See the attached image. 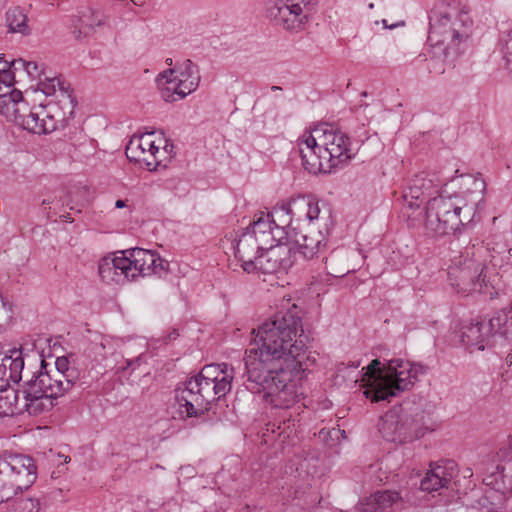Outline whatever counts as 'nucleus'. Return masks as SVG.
Listing matches in <instances>:
<instances>
[{"label":"nucleus","instance_id":"15","mask_svg":"<svg viewBox=\"0 0 512 512\" xmlns=\"http://www.w3.org/2000/svg\"><path fill=\"white\" fill-rule=\"evenodd\" d=\"M311 2L312 0H268L266 14L275 25L298 33L308 24V5Z\"/></svg>","mask_w":512,"mask_h":512},{"label":"nucleus","instance_id":"29","mask_svg":"<svg viewBox=\"0 0 512 512\" xmlns=\"http://www.w3.org/2000/svg\"><path fill=\"white\" fill-rule=\"evenodd\" d=\"M489 327L490 334L493 337L496 335L504 336L512 329V308L509 310H499L486 321Z\"/></svg>","mask_w":512,"mask_h":512},{"label":"nucleus","instance_id":"55","mask_svg":"<svg viewBox=\"0 0 512 512\" xmlns=\"http://www.w3.org/2000/svg\"><path fill=\"white\" fill-rule=\"evenodd\" d=\"M368 8H369V9H374V4H373V3H370V4L368 5Z\"/></svg>","mask_w":512,"mask_h":512},{"label":"nucleus","instance_id":"46","mask_svg":"<svg viewBox=\"0 0 512 512\" xmlns=\"http://www.w3.org/2000/svg\"><path fill=\"white\" fill-rule=\"evenodd\" d=\"M115 207L118 209L127 207V200H121V199L117 200L115 202Z\"/></svg>","mask_w":512,"mask_h":512},{"label":"nucleus","instance_id":"47","mask_svg":"<svg viewBox=\"0 0 512 512\" xmlns=\"http://www.w3.org/2000/svg\"><path fill=\"white\" fill-rule=\"evenodd\" d=\"M505 360H506L507 367H508L509 365H512V354H511V353H509V354L506 356V359H505Z\"/></svg>","mask_w":512,"mask_h":512},{"label":"nucleus","instance_id":"18","mask_svg":"<svg viewBox=\"0 0 512 512\" xmlns=\"http://www.w3.org/2000/svg\"><path fill=\"white\" fill-rule=\"evenodd\" d=\"M292 250L293 248L283 245V242L267 246L252 262L254 266L253 273L274 274L281 271L286 272L293 265Z\"/></svg>","mask_w":512,"mask_h":512},{"label":"nucleus","instance_id":"9","mask_svg":"<svg viewBox=\"0 0 512 512\" xmlns=\"http://www.w3.org/2000/svg\"><path fill=\"white\" fill-rule=\"evenodd\" d=\"M461 203L462 200L457 197L439 195L432 199L430 205L419 211L417 216H422V224L429 235H446L455 232L464 224V219L461 218Z\"/></svg>","mask_w":512,"mask_h":512},{"label":"nucleus","instance_id":"34","mask_svg":"<svg viewBox=\"0 0 512 512\" xmlns=\"http://www.w3.org/2000/svg\"><path fill=\"white\" fill-rule=\"evenodd\" d=\"M307 212H308L307 221H309V223H313L315 221L322 222L324 229L326 231L328 230L329 224L331 221V215L328 210L322 214V208L320 206L319 200H317L314 197L309 196Z\"/></svg>","mask_w":512,"mask_h":512},{"label":"nucleus","instance_id":"53","mask_svg":"<svg viewBox=\"0 0 512 512\" xmlns=\"http://www.w3.org/2000/svg\"><path fill=\"white\" fill-rule=\"evenodd\" d=\"M171 336H173V338L175 339L178 336V333L176 331H173V333H171Z\"/></svg>","mask_w":512,"mask_h":512},{"label":"nucleus","instance_id":"33","mask_svg":"<svg viewBox=\"0 0 512 512\" xmlns=\"http://www.w3.org/2000/svg\"><path fill=\"white\" fill-rule=\"evenodd\" d=\"M13 71L23 69L31 79L39 80L45 75L43 64L34 61H26L22 58L14 59L9 64Z\"/></svg>","mask_w":512,"mask_h":512},{"label":"nucleus","instance_id":"13","mask_svg":"<svg viewBox=\"0 0 512 512\" xmlns=\"http://www.w3.org/2000/svg\"><path fill=\"white\" fill-rule=\"evenodd\" d=\"M478 469L486 486L503 496L512 490V455L508 449H500L493 457L481 461ZM510 500L509 497H504L505 509L508 508Z\"/></svg>","mask_w":512,"mask_h":512},{"label":"nucleus","instance_id":"35","mask_svg":"<svg viewBox=\"0 0 512 512\" xmlns=\"http://www.w3.org/2000/svg\"><path fill=\"white\" fill-rule=\"evenodd\" d=\"M400 499L399 493L392 490L377 491L373 494V500L383 512Z\"/></svg>","mask_w":512,"mask_h":512},{"label":"nucleus","instance_id":"28","mask_svg":"<svg viewBox=\"0 0 512 512\" xmlns=\"http://www.w3.org/2000/svg\"><path fill=\"white\" fill-rule=\"evenodd\" d=\"M326 247V236L322 230L310 229L295 241L294 254L298 253L304 259L316 257Z\"/></svg>","mask_w":512,"mask_h":512},{"label":"nucleus","instance_id":"5","mask_svg":"<svg viewBox=\"0 0 512 512\" xmlns=\"http://www.w3.org/2000/svg\"><path fill=\"white\" fill-rule=\"evenodd\" d=\"M233 378L234 369L226 363L204 366L196 377L177 390L176 400L181 412L188 417L203 414L211 402L230 392Z\"/></svg>","mask_w":512,"mask_h":512},{"label":"nucleus","instance_id":"52","mask_svg":"<svg viewBox=\"0 0 512 512\" xmlns=\"http://www.w3.org/2000/svg\"><path fill=\"white\" fill-rule=\"evenodd\" d=\"M509 448L512 450V436L509 437Z\"/></svg>","mask_w":512,"mask_h":512},{"label":"nucleus","instance_id":"4","mask_svg":"<svg viewBox=\"0 0 512 512\" xmlns=\"http://www.w3.org/2000/svg\"><path fill=\"white\" fill-rule=\"evenodd\" d=\"M298 148L303 167L313 174L330 172L352 157L349 136L328 124L304 132Z\"/></svg>","mask_w":512,"mask_h":512},{"label":"nucleus","instance_id":"7","mask_svg":"<svg viewBox=\"0 0 512 512\" xmlns=\"http://www.w3.org/2000/svg\"><path fill=\"white\" fill-rule=\"evenodd\" d=\"M169 263L154 251L132 248L103 257L98 265L101 279L110 284H124L138 277L164 276Z\"/></svg>","mask_w":512,"mask_h":512},{"label":"nucleus","instance_id":"10","mask_svg":"<svg viewBox=\"0 0 512 512\" xmlns=\"http://www.w3.org/2000/svg\"><path fill=\"white\" fill-rule=\"evenodd\" d=\"M483 249L472 246L454 266L450 267L448 278L450 284L462 294L482 292L486 286L484 270L486 265L482 260Z\"/></svg>","mask_w":512,"mask_h":512},{"label":"nucleus","instance_id":"8","mask_svg":"<svg viewBox=\"0 0 512 512\" xmlns=\"http://www.w3.org/2000/svg\"><path fill=\"white\" fill-rule=\"evenodd\" d=\"M288 233L278 228L270 214L260 213L253 223L241 234L236 246L235 255L241 261L247 273L254 272L253 261L267 246L284 242Z\"/></svg>","mask_w":512,"mask_h":512},{"label":"nucleus","instance_id":"25","mask_svg":"<svg viewBox=\"0 0 512 512\" xmlns=\"http://www.w3.org/2000/svg\"><path fill=\"white\" fill-rule=\"evenodd\" d=\"M491 340L492 336L486 320L471 322L463 327L461 341L470 352L483 351L485 347L492 345Z\"/></svg>","mask_w":512,"mask_h":512},{"label":"nucleus","instance_id":"51","mask_svg":"<svg viewBox=\"0 0 512 512\" xmlns=\"http://www.w3.org/2000/svg\"><path fill=\"white\" fill-rule=\"evenodd\" d=\"M273 91L281 90V87L279 86H272L271 88Z\"/></svg>","mask_w":512,"mask_h":512},{"label":"nucleus","instance_id":"19","mask_svg":"<svg viewBox=\"0 0 512 512\" xmlns=\"http://www.w3.org/2000/svg\"><path fill=\"white\" fill-rule=\"evenodd\" d=\"M2 466L23 492L37 479V466L34 459L24 454L4 453L0 456Z\"/></svg>","mask_w":512,"mask_h":512},{"label":"nucleus","instance_id":"30","mask_svg":"<svg viewBox=\"0 0 512 512\" xmlns=\"http://www.w3.org/2000/svg\"><path fill=\"white\" fill-rule=\"evenodd\" d=\"M22 412L18 394L8 387L0 389V416H12Z\"/></svg>","mask_w":512,"mask_h":512},{"label":"nucleus","instance_id":"39","mask_svg":"<svg viewBox=\"0 0 512 512\" xmlns=\"http://www.w3.org/2000/svg\"><path fill=\"white\" fill-rule=\"evenodd\" d=\"M51 369H57L64 375H70V378H74V383L76 382L77 377L75 376V371L69 368V362L66 358H57L55 366Z\"/></svg>","mask_w":512,"mask_h":512},{"label":"nucleus","instance_id":"2","mask_svg":"<svg viewBox=\"0 0 512 512\" xmlns=\"http://www.w3.org/2000/svg\"><path fill=\"white\" fill-rule=\"evenodd\" d=\"M473 22L459 4L442 2L429 14L427 44L434 64L430 71L445 72V64H451L467 48Z\"/></svg>","mask_w":512,"mask_h":512},{"label":"nucleus","instance_id":"17","mask_svg":"<svg viewBox=\"0 0 512 512\" xmlns=\"http://www.w3.org/2000/svg\"><path fill=\"white\" fill-rule=\"evenodd\" d=\"M378 427L383 438L391 442L402 443L418 435V425L415 420L404 412L389 411L385 413L381 417Z\"/></svg>","mask_w":512,"mask_h":512},{"label":"nucleus","instance_id":"48","mask_svg":"<svg viewBox=\"0 0 512 512\" xmlns=\"http://www.w3.org/2000/svg\"><path fill=\"white\" fill-rule=\"evenodd\" d=\"M359 366H360V362L359 361L351 362L349 364V367H352V368H358Z\"/></svg>","mask_w":512,"mask_h":512},{"label":"nucleus","instance_id":"14","mask_svg":"<svg viewBox=\"0 0 512 512\" xmlns=\"http://www.w3.org/2000/svg\"><path fill=\"white\" fill-rule=\"evenodd\" d=\"M442 182L434 175L425 172L415 175L402 193L403 210L408 219H416L415 213L423 206L430 205L432 199L440 195Z\"/></svg>","mask_w":512,"mask_h":512},{"label":"nucleus","instance_id":"16","mask_svg":"<svg viewBox=\"0 0 512 512\" xmlns=\"http://www.w3.org/2000/svg\"><path fill=\"white\" fill-rule=\"evenodd\" d=\"M33 362L35 370L31 371L25 384L43 390L44 393L55 399L63 396L74 386V378L62 374L57 369H47V364L41 356L33 358Z\"/></svg>","mask_w":512,"mask_h":512},{"label":"nucleus","instance_id":"22","mask_svg":"<svg viewBox=\"0 0 512 512\" xmlns=\"http://www.w3.org/2000/svg\"><path fill=\"white\" fill-rule=\"evenodd\" d=\"M16 125L30 133L41 135L56 130L57 120H55L44 107L39 106L31 108L29 106V111L25 114H21Z\"/></svg>","mask_w":512,"mask_h":512},{"label":"nucleus","instance_id":"20","mask_svg":"<svg viewBox=\"0 0 512 512\" xmlns=\"http://www.w3.org/2000/svg\"><path fill=\"white\" fill-rule=\"evenodd\" d=\"M28 366L25 368V361L22 352L12 349L9 354L0 358V389L9 387L11 383L28 379L34 365L33 359H28Z\"/></svg>","mask_w":512,"mask_h":512},{"label":"nucleus","instance_id":"24","mask_svg":"<svg viewBox=\"0 0 512 512\" xmlns=\"http://www.w3.org/2000/svg\"><path fill=\"white\" fill-rule=\"evenodd\" d=\"M38 89L46 96H54L60 104L70 111L73 110L75 106L73 91L62 77L45 74L44 78L38 82Z\"/></svg>","mask_w":512,"mask_h":512},{"label":"nucleus","instance_id":"37","mask_svg":"<svg viewBox=\"0 0 512 512\" xmlns=\"http://www.w3.org/2000/svg\"><path fill=\"white\" fill-rule=\"evenodd\" d=\"M295 420H290V418L286 419V415L283 416V421L279 422L277 425L276 423H268L267 424V432L276 433L278 431V436L287 434V437H290L291 434L296 432L295 429Z\"/></svg>","mask_w":512,"mask_h":512},{"label":"nucleus","instance_id":"21","mask_svg":"<svg viewBox=\"0 0 512 512\" xmlns=\"http://www.w3.org/2000/svg\"><path fill=\"white\" fill-rule=\"evenodd\" d=\"M308 197H297L288 202H283L274 207L270 214L271 219L276 223L278 228H283L287 232V227L293 219L297 221L307 220L308 218Z\"/></svg>","mask_w":512,"mask_h":512},{"label":"nucleus","instance_id":"3","mask_svg":"<svg viewBox=\"0 0 512 512\" xmlns=\"http://www.w3.org/2000/svg\"><path fill=\"white\" fill-rule=\"evenodd\" d=\"M302 331V318L295 304L281 310L262 322L255 334V345L275 355L293 366L296 375L305 371L304 344L296 339L298 331Z\"/></svg>","mask_w":512,"mask_h":512},{"label":"nucleus","instance_id":"43","mask_svg":"<svg viewBox=\"0 0 512 512\" xmlns=\"http://www.w3.org/2000/svg\"><path fill=\"white\" fill-rule=\"evenodd\" d=\"M501 382L505 387L512 388V365H509L506 369L501 373Z\"/></svg>","mask_w":512,"mask_h":512},{"label":"nucleus","instance_id":"50","mask_svg":"<svg viewBox=\"0 0 512 512\" xmlns=\"http://www.w3.org/2000/svg\"><path fill=\"white\" fill-rule=\"evenodd\" d=\"M382 24H383V26H384L385 28H390V29L396 26V25L388 26V24H387V20H385V19H383V20H382Z\"/></svg>","mask_w":512,"mask_h":512},{"label":"nucleus","instance_id":"31","mask_svg":"<svg viewBox=\"0 0 512 512\" xmlns=\"http://www.w3.org/2000/svg\"><path fill=\"white\" fill-rule=\"evenodd\" d=\"M483 249V254L489 252L490 262L495 267H503L511 263L512 248H509L505 243H495L493 246L488 245Z\"/></svg>","mask_w":512,"mask_h":512},{"label":"nucleus","instance_id":"11","mask_svg":"<svg viewBox=\"0 0 512 512\" xmlns=\"http://www.w3.org/2000/svg\"><path fill=\"white\" fill-rule=\"evenodd\" d=\"M200 82L198 67L189 59L159 74L157 84L166 102L184 99L194 92Z\"/></svg>","mask_w":512,"mask_h":512},{"label":"nucleus","instance_id":"36","mask_svg":"<svg viewBox=\"0 0 512 512\" xmlns=\"http://www.w3.org/2000/svg\"><path fill=\"white\" fill-rule=\"evenodd\" d=\"M501 52L505 67L512 73V27L504 33L501 39Z\"/></svg>","mask_w":512,"mask_h":512},{"label":"nucleus","instance_id":"27","mask_svg":"<svg viewBox=\"0 0 512 512\" xmlns=\"http://www.w3.org/2000/svg\"><path fill=\"white\" fill-rule=\"evenodd\" d=\"M24 397L21 403L22 411H27L29 415L38 416L42 413L50 411L55 403V398L44 393L43 390L25 384Z\"/></svg>","mask_w":512,"mask_h":512},{"label":"nucleus","instance_id":"42","mask_svg":"<svg viewBox=\"0 0 512 512\" xmlns=\"http://www.w3.org/2000/svg\"><path fill=\"white\" fill-rule=\"evenodd\" d=\"M336 258L335 252H332L329 256V258H326V269L328 271V274L339 277L344 276L347 274L350 270L349 269H334L333 267H330V262H332Z\"/></svg>","mask_w":512,"mask_h":512},{"label":"nucleus","instance_id":"40","mask_svg":"<svg viewBox=\"0 0 512 512\" xmlns=\"http://www.w3.org/2000/svg\"><path fill=\"white\" fill-rule=\"evenodd\" d=\"M413 63L417 66H420L421 64L427 63L426 70L428 73H436V71H430L429 68L433 67V63L431 62V54L429 52V46L427 45L426 52L419 53L415 59L413 60ZM437 74H439L437 72Z\"/></svg>","mask_w":512,"mask_h":512},{"label":"nucleus","instance_id":"6","mask_svg":"<svg viewBox=\"0 0 512 512\" xmlns=\"http://www.w3.org/2000/svg\"><path fill=\"white\" fill-rule=\"evenodd\" d=\"M363 394L373 402L390 400L400 392L409 390L417 381L418 376L426 372L421 364L411 363L403 359H392L386 366L374 359L362 369Z\"/></svg>","mask_w":512,"mask_h":512},{"label":"nucleus","instance_id":"26","mask_svg":"<svg viewBox=\"0 0 512 512\" xmlns=\"http://www.w3.org/2000/svg\"><path fill=\"white\" fill-rule=\"evenodd\" d=\"M28 111L29 104L25 101L20 90L10 88L0 94V114L5 117L7 121L16 124L21 114H25Z\"/></svg>","mask_w":512,"mask_h":512},{"label":"nucleus","instance_id":"45","mask_svg":"<svg viewBox=\"0 0 512 512\" xmlns=\"http://www.w3.org/2000/svg\"><path fill=\"white\" fill-rule=\"evenodd\" d=\"M473 182L474 184L476 185L477 188H479L481 191L484 190L485 188V183L483 180L481 179H477V178H474L473 179Z\"/></svg>","mask_w":512,"mask_h":512},{"label":"nucleus","instance_id":"38","mask_svg":"<svg viewBox=\"0 0 512 512\" xmlns=\"http://www.w3.org/2000/svg\"><path fill=\"white\" fill-rule=\"evenodd\" d=\"M15 74L10 66L0 69V94L13 87Z\"/></svg>","mask_w":512,"mask_h":512},{"label":"nucleus","instance_id":"56","mask_svg":"<svg viewBox=\"0 0 512 512\" xmlns=\"http://www.w3.org/2000/svg\"><path fill=\"white\" fill-rule=\"evenodd\" d=\"M284 438H288L287 435ZM282 442H285V439H282Z\"/></svg>","mask_w":512,"mask_h":512},{"label":"nucleus","instance_id":"32","mask_svg":"<svg viewBox=\"0 0 512 512\" xmlns=\"http://www.w3.org/2000/svg\"><path fill=\"white\" fill-rule=\"evenodd\" d=\"M27 21V15L19 7H15L6 12V23L9 31L12 33L29 34L30 28Z\"/></svg>","mask_w":512,"mask_h":512},{"label":"nucleus","instance_id":"54","mask_svg":"<svg viewBox=\"0 0 512 512\" xmlns=\"http://www.w3.org/2000/svg\"><path fill=\"white\" fill-rule=\"evenodd\" d=\"M166 62H167V64H168V65H172V59H171V58H168V59L166 60Z\"/></svg>","mask_w":512,"mask_h":512},{"label":"nucleus","instance_id":"44","mask_svg":"<svg viewBox=\"0 0 512 512\" xmlns=\"http://www.w3.org/2000/svg\"><path fill=\"white\" fill-rule=\"evenodd\" d=\"M24 508H29L31 512H38L39 502L34 499H26L23 501Z\"/></svg>","mask_w":512,"mask_h":512},{"label":"nucleus","instance_id":"1","mask_svg":"<svg viewBox=\"0 0 512 512\" xmlns=\"http://www.w3.org/2000/svg\"><path fill=\"white\" fill-rule=\"evenodd\" d=\"M244 361L247 388L256 393L264 391L274 407L288 409L302 395L299 388L302 374L296 375L293 366L285 360L256 346L246 350Z\"/></svg>","mask_w":512,"mask_h":512},{"label":"nucleus","instance_id":"41","mask_svg":"<svg viewBox=\"0 0 512 512\" xmlns=\"http://www.w3.org/2000/svg\"><path fill=\"white\" fill-rule=\"evenodd\" d=\"M373 500V494L366 498L365 501L361 502L359 506L357 507V510L359 512H381L380 508Z\"/></svg>","mask_w":512,"mask_h":512},{"label":"nucleus","instance_id":"49","mask_svg":"<svg viewBox=\"0 0 512 512\" xmlns=\"http://www.w3.org/2000/svg\"><path fill=\"white\" fill-rule=\"evenodd\" d=\"M135 5L142 6L144 4V0H131Z\"/></svg>","mask_w":512,"mask_h":512},{"label":"nucleus","instance_id":"23","mask_svg":"<svg viewBox=\"0 0 512 512\" xmlns=\"http://www.w3.org/2000/svg\"><path fill=\"white\" fill-rule=\"evenodd\" d=\"M455 475L456 465L453 461L431 464L430 469L421 480L420 488L427 492L447 488Z\"/></svg>","mask_w":512,"mask_h":512},{"label":"nucleus","instance_id":"12","mask_svg":"<svg viewBox=\"0 0 512 512\" xmlns=\"http://www.w3.org/2000/svg\"><path fill=\"white\" fill-rule=\"evenodd\" d=\"M172 144L157 137L155 132L134 135L128 142L125 153L131 162L144 165L149 171L156 170L171 158Z\"/></svg>","mask_w":512,"mask_h":512}]
</instances>
